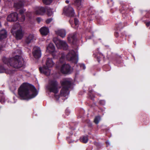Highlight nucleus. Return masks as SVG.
I'll return each instance as SVG.
<instances>
[{
    "instance_id": "19",
    "label": "nucleus",
    "mask_w": 150,
    "mask_h": 150,
    "mask_svg": "<svg viewBox=\"0 0 150 150\" xmlns=\"http://www.w3.org/2000/svg\"><path fill=\"white\" fill-rule=\"evenodd\" d=\"M16 37V39H21L23 37V33L21 30H18L15 32Z\"/></svg>"
},
{
    "instance_id": "50",
    "label": "nucleus",
    "mask_w": 150,
    "mask_h": 150,
    "mask_svg": "<svg viewBox=\"0 0 150 150\" xmlns=\"http://www.w3.org/2000/svg\"><path fill=\"white\" fill-rule=\"evenodd\" d=\"M103 66V68H104L106 66Z\"/></svg>"
},
{
    "instance_id": "14",
    "label": "nucleus",
    "mask_w": 150,
    "mask_h": 150,
    "mask_svg": "<svg viewBox=\"0 0 150 150\" xmlns=\"http://www.w3.org/2000/svg\"><path fill=\"white\" fill-rule=\"evenodd\" d=\"M25 2V0H19L18 1L14 2V7L17 9H20L23 6Z\"/></svg>"
},
{
    "instance_id": "32",
    "label": "nucleus",
    "mask_w": 150,
    "mask_h": 150,
    "mask_svg": "<svg viewBox=\"0 0 150 150\" xmlns=\"http://www.w3.org/2000/svg\"><path fill=\"white\" fill-rule=\"evenodd\" d=\"M21 16V18L19 19L18 18V20L19 21L23 22L25 21V17L24 15H22Z\"/></svg>"
},
{
    "instance_id": "10",
    "label": "nucleus",
    "mask_w": 150,
    "mask_h": 150,
    "mask_svg": "<svg viewBox=\"0 0 150 150\" xmlns=\"http://www.w3.org/2000/svg\"><path fill=\"white\" fill-rule=\"evenodd\" d=\"M64 12L67 16L69 17H73L75 14L73 8L70 6L65 7L64 9Z\"/></svg>"
},
{
    "instance_id": "26",
    "label": "nucleus",
    "mask_w": 150,
    "mask_h": 150,
    "mask_svg": "<svg viewBox=\"0 0 150 150\" xmlns=\"http://www.w3.org/2000/svg\"><path fill=\"white\" fill-rule=\"evenodd\" d=\"M96 13L95 12H94L93 13H91L88 17L90 21L92 20L94 18H96Z\"/></svg>"
},
{
    "instance_id": "35",
    "label": "nucleus",
    "mask_w": 150,
    "mask_h": 150,
    "mask_svg": "<svg viewBox=\"0 0 150 150\" xmlns=\"http://www.w3.org/2000/svg\"><path fill=\"white\" fill-rule=\"evenodd\" d=\"M97 19L98 23L100 24H101V23L103 22L102 18L101 17H100L97 18Z\"/></svg>"
},
{
    "instance_id": "43",
    "label": "nucleus",
    "mask_w": 150,
    "mask_h": 150,
    "mask_svg": "<svg viewBox=\"0 0 150 150\" xmlns=\"http://www.w3.org/2000/svg\"><path fill=\"white\" fill-rule=\"evenodd\" d=\"M88 126L90 128H91L92 127V123L91 122H89L88 123Z\"/></svg>"
},
{
    "instance_id": "5",
    "label": "nucleus",
    "mask_w": 150,
    "mask_h": 150,
    "mask_svg": "<svg viewBox=\"0 0 150 150\" xmlns=\"http://www.w3.org/2000/svg\"><path fill=\"white\" fill-rule=\"evenodd\" d=\"M66 58L68 61L75 64H77L78 60V56L74 50L70 51L66 56Z\"/></svg>"
},
{
    "instance_id": "51",
    "label": "nucleus",
    "mask_w": 150,
    "mask_h": 150,
    "mask_svg": "<svg viewBox=\"0 0 150 150\" xmlns=\"http://www.w3.org/2000/svg\"><path fill=\"white\" fill-rule=\"evenodd\" d=\"M68 39L69 41V37L68 38Z\"/></svg>"
},
{
    "instance_id": "31",
    "label": "nucleus",
    "mask_w": 150,
    "mask_h": 150,
    "mask_svg": "<svg viewBox=\"0 0 150 150\" xmlns=\"http://www.w3.org/2000/svg\"><path fill=\"white\" fill-rule=\"evenodd\" d=\"M65 56L64 54H62L61 57L59 59V62L60 63H63L65 61Z\"/></svg>"
},
{
    "instance_id": "44",
    "label": "nucleus",
    "mask_w": 150,
    "mask_h": 150,
    "mask_svg": "<svg viewBox=\"0 0 150 150\" xmlns=\"http://www.w3.org/2000/svg\"><path fill=\"white\" fill-rule=\"evenodd\" d=\"M36 21L38 23H39L41 21V18L40 17L37 18Z\"/></svg>"
},
{
    "instance_id": "7",
    "label": "nucleus",
    "mask_w": 150,
    "mask_h": 150,
    "mask_svg": "<svg viewBox=\"0 0 150 150\" xmlns=\"http://www.w3.org/2000/svg\"><path fill=\"white\" fill-rule=\"evenodd\" d=\"M53 41L58 48L63 49L64 50L67 49L68 46L65 41L57 40L56 38H54Z\"/></svg>"
},
{
    "instance_id": "33",
    "label": "nucleus",
    "mask_w": 150,
    "mask_h": 150,
    "mask_svg": "<svg viewBox=\"0 0 150 150\" xmlns=\"http://www.w3.org/2000/svg\"><path fill=\"white\" fill-rule=\"evenodd\" d=\"M107 3L110 6H113L114 4L113 0H108Z\"/></svg>"
},
{
    "instance_id": "15",
    "label": "nucleus",
    "mask_w": 150,
    "mask_h": 150,
    "mask_svg": "<svg viewBox=\"0 0 150 150\" xmlns=\"http://www.w3.org/2000/svg\"><path fill=\"white\" fill-rule=\"evenodd\" d=\"M14 70H9L5 69L3 65H0V73H5L7 74H12L14 72Z\"/></svg>"
},
{
    "instance_id": "41",
    "label": "nucleus",
    "mask_w": 150,
    "mask_h": 150,
    "mask_svg": "<svg viewBox=\"0 0 150 150\" xmlns=\"http://www.w3.org/2000/svg\"><path fill=\"white\" fill-rule=\"evenodd\" d=\"M70 112L69 110L67 109H66L65 110V113L67 115H68L69 114Z\"/></svg>"
},
{
    "instance_id": "21",
    "label": "nucleus",
    "mask_w": 150,
    "mask_h": 150,
    "mask_svg": "<svg viewBox=\"0 0 150 150\" xmlns=\"http://www.w3.org/2000/svg\"><path fill=\"white\" fill-rule=\"evenodd\" d=\"M34 38L33 35L30 34L29 35L26 37L25 39V42L27 44H29L33 40Z\"/></svg>"
},
{
    "instance_id": "29",
    "label": "nucleus",
    "mask_w": 150,
    "mask_h": 150,
    "mask_svg": "<svg viewBox=\"0 0 150 150\" xmlns=\"http://www.w3.org/2000/svg\"><path fill=\"white\" fill-rule=\"evenodd\" d=\"M46 11H47V15L49 16H51L52 14V12L51 9L50 8L46 9Z\"/></svg>"
},
{
    "instance_id": "40",
    "label": "nucleus",
    "mask_w": 150,
    "mask_h": 150,
    "mask_svg": "<svg viewBox=\"0 0 150 150\" xmlns=\"http://www.w3.org/2000/svg\"><path fill=\"white\" fill-rule=\"evenodd\" d=\"M80 67L82 68L83 69H84L86 68V67L84 64H81L80 65Z\"/></svg>"
},
{
    "instance_id": "38",
    "label": "nucleus",
    "mask_w": 150,
    "mask_h": 150,
    "mask_svg": "<svg viewBox=\"0 0 150 150\" xmlns=\"http://www.w3.org/2000/svg\"><path fill=\"white\" fill-rule=\"evenodd\" d=\"M52 20V18H50L47 19L46 21V23L47 24H49L50 23Z\"/></svg>"
},
{
    "instance_id": "48",
    "label": "nucleus",
    "mask_w": 150,
    "mask_h": 150,
    "mask_svg": "<svg viewBox=\"0 0 150 150\" xmlns=\"http://www.w3.org/2000/svg\"><path fill=\"white\" fill-rule=\"evenodd\" d=\"M2 46L1 45H0V51L2 50Z\"/></svg>"
},
{
    "instance_id": "8",
    "label": "nucleus",
    "mask_w": 150,
    "mask_h": 150,
    "mask_svg": "<svg viewBox=\"0 0 150 150\" xmlns=\"http://www.w3.org/2000/svg\"><path fill=\"white\" fill-rule=\"evenodd\" d=\"M114 35L118 40L117 43H120L126 39V35L124 32L120 33V31H116L114 33Z\"/></svg>"
},
{
    "instance_id": "3",
    "label": "nucleus",
    "mask_w": 150,
    "mask_h": 150,
    "mask_svg": "<svg viewBox=\"0 0 150 150\" xmlns=\"http://www.w3.org/2000/svg\"><path fill=\"white\" fill-rule=\"evenodd\" d=\"M60 83L62 87L60 91V94L62 96H66L69 93V88L71 86V83L70 81L64 79L60 81Z\"/></svg>"
},
{
    "instance_id": "34",
    "label": "nucleus",
    "mask_w": 150,
    "mask_h": 150,
    "mask_svg": "<svg viewBox=\"0 0 150 150\" xmlns=\"http://www.w3.org/2000/svg\"><path fill=\"white\" fill-rule=\"evenodd\" d=\"M91 91H90V93L88 94V96L90 99L92 100H94V96L91 93Z\"/></svg>"
},
{
    "instance_id": "24",
    "label": "nucleus",
    "mask_w": 150,
    "mask_h": 150,
    "mask_svg": "<svg viewBox=\"0 0 150 150\" xmlns=\"http://www.w3.org/2000/svg\"><path fill=\"white\" fill-rule=\"evenodd\" d=\"M7 37L6 32L5 31H1L0 32V39L2 40Z\"/></svg>"
},
{
    "instance_id": "22",
    "label": "nucleus",
    "mask_w": 150,
    "mask_h": 150,
    "mask_svg": "<svg viewBox=\"0 0 150 150\" xmlns=\"http://www.w3.org/2000/svg\"><path fill=\"white\" fill-rule=\"evenodd\" d=\"M56 33L58 35L62 38L64 37L66 35L65 31L63 30H58L56 32Z\"/></svg>"
},
{
    "instance_id": "36",
    "label": "nucleus",
    "mask_w": 150,
    "mask_h": 150,
    "mask_svg": "<svg viewBox=\"0 0 150 150\" xmlns=\"http://www.w3.org/2000/svg\"><path fill=\"white\" fill-rule=\"evenodd\" d=\"M74 22L75 25L77 26L79 24V21L77 18H75L74 19Z\"/></svg>"
},
{
    "instance_id": "30",
    "label": "nucleus",
    "mask_w": 150,
    "mask_h": 150,
    "mask_svg": "<svg viewBox=\"0 0 150 150\" xmlns=\"http://www.w3.org/2000/svg\"><path fill=\"white\" fill-rule=\"evenodd\" d=\"M71 40H72V42L73 43L75 42L77 40L76 35L75 34H73L71 36Z\"/></svg>"
},
{
    "instance_id": "37",
    "label": "nucleus",
    "mask_w": 150,
    "mask_h": 150,
    "mask_svg": "<svg viewBox=\"0 0 150 150\" xmlns=\"http://www.w3.org/2000/svg\"><path fill=\"white\" fill-rule=\"evenodd\" d=\"M99 103L101 105H104L105 104V101L104 100H101L99 101Z\"/></svg>"
},
{
    "instance_id": "16",
    "label": "nucleus",
    "mask_w": 150,
    "mask_h": 150,
    "mask_svg": "<svg viewBox=\"0 0 150 150\" xmlns=\"http://www.w3.org/2000/svg\"><path fill=\"white\" fill-rule=\"evenodd\" d=\"M125 5L121 6V8L119 9L120 12L122 13L123 17L124 18L127 16L128 13V11L125 8Z\"/></svg>"
},
{
    "instance_id": "46",
    "label": "nucleus",
    "mask_w": 150,
    "mask_h": 150,
    "mask_svg": "<svg viewBox=\"0 0 150 150\" xmlns=\"http://www.w3.org/2000/svg\"><path fill=\"white\" fill-rule=\"evenodd\" d=\"M97 60L98 62H99L100 61V59L98 57H97Z\"/></svg>"
},
{
    "instance_id": "4",
    "label": "nucleus",
    "mask_w": 150,
    "mask_h": 150,
    "mask_svg": "<svg viewBox=\"0 0 150 150\" xmlns=\"http://www.w3.org/2000/svg\"><path fill=\"white\" fill-rule=\"evenodd\" d=\"M54 64L52 58H48L46 62V66H44L42 67H39V70L40 72L46 75H49L50 71L49 68L52 67Z\"/></svg>"
},
{
    "instance_id": "12",
    "label": "nucleus",
    "mask_w": 150,
    "mask_h": 150,
    "mask_svg": "<svg viewBox=\"0 0 150 150\" xmlns=\"http://www.w3.org/2000/svg\"><path fill=\"white\" fill-rule=\"evenodd\" d=\"M47 50L52 54L53 59H55L57 58V56L56 54V52L55 51L54 46L52 43H50L49 44L47 47Z\"/></svg>"
},
{
    "instance_id": "52",
    "label": "nucleus",
    "mask_w": 150,
    "mask_h": 150,
    "mask_svg": "<svg viewBox=\"0 0 150 150\" xmlns=\"http://www.w3.org/2000/svg\"><path fill=\"white\" fill-rule=\"evenodd\" d=\"M102 55L103 56V54H102Z\"/></svg>"
},
{
    "instance_id": "47",
    "label": "nucleus",
    "mask_w": 150,
    "mask_h": 150,
    "mask_svg": "<svg viewBox=\"0 0 150 150\" xmlns=\"http://www.w3.org/2000/svg\"><path fill=\"white\" fill-rule=\"evenodd\" d=\"M69 1L68 0H66L65 1L66 3L67 4H69Z\"/></svg>"
},
{
    "instance_id": "17",
    "label": "nucleus",
    "mask_w": 150,
    "mask_h": 150,
    "mask_svg": "<svg viewBox=\"0 0 150 150\" xmlns=\"http://www.w3.org/2000/svg\"><path fill=\"white\" fill-rule=\"evenodd\" d=\"M82 0H74V2L73 3L77 8L78 10H79L82 7Z\"/></svg>"
},
{
    "instance_id": "27",
    "label": "nucleus",
    "mask_w": 150,
    "mask_h": 150,
    "mask_svg": "<svg viewBox=\"0 0 150 150\" xmlns=\"http://www.w3.org/2000/svg\"><path fill=\"white\" fill-rule=\"evenodd\" d=\"M100 120V116L98 115L95 117L94 120V122L96 124H98Z\"/></svg>"
},
{
    "instance_id": "42",
    "label": "nucleus",
    "mask_w": 150,
    "mask_h": 150,
    "mask_svg": "<svg viewBox=\"0 0 150 150\" xmlns=\"http://www.w3.org/2000/svg\"><path fill=\"white\" fill-rule=\"evenodd\" d=\"M145 23L146 26L147 27H148L150 25V21L147 22H145Z\"/></svg>"
},
{
    "instance_id": "45",
    "label": "nucleus",
    "mask_w": 150,
    "mask_h": 150,
    "mask_svg": "<svg viewBox=\"0 0 150 150\" xmlns=\"http://www.w3.org/2000/svg\"><path fill=\"white\" fill-rule=\"evenodd\" d=\"M92 36H87L86 38L88 39H91L92 38Z\"/></svg>"
},
{
    "instance_id": "2",
    "label": "nucleus",
    "mask_w": 150,
    "mask_h": 150,
    "mask_svg": "<svg viewBox=\"0 0 150 150\" xmlns=\"http://www.w3.org/2000/svg\"><path fill=\"white\" fill-rule=\"evenodd\" d=\"M2 60L4 63L8 66L10 65L15 68H19L23 65V60L21 56L16 55L11 59L3 57Z\"/></svg>"
},
{
    "instance_id": "28",
    "label": "nucleus",
    "mask_w": 150,
    "mask_h": 150,
    "mask_svg": "<svg viewBox=\"0 0 150 150\" xmlns=\"http://www.w3.org/2000/svg\"><path fill=\"white\" fill-rule=\"evenodd\" d=\"M43 3L46 5H49L52 2V0H42Z\"/></svg>"
},
{
    "instance_id": "49",
    "label": "nucleus",
    "mask_w": 150,
    "mask_h": 150,
    "mask_svg": "<svg viewBox=\"0 0 150 150\" xmlns=\"http://www.w3.org/2000/svg\"><path fill=\"white\" fill-rule=\"evenodd\" d=\"M106 144H108V142H106Z\"/></svg>"
},
{
    "instance_id": "1",
    "label": "nucleus",
    "mask_w": 150,
    "mask_h": 150,
    "mask_svg": "<svg viewBox=\"0 0 150 150\" xmlns=\"http://www.w3.org/2000/svg\"><path fill=\"white\" fill-rule=\"evenodd\" d=\"M18 93L21 99L27 100L34 98L38 94L34 86L26 83H24L21 86Z\"/></svg>"
},
{
    "instance_id": "23",
    "label": "nucleus",
    "mask_w": 150,
    "mask_h": 150,
    "mask_svg": "<svg viewBox=\"0 0 150 150\" xmlns=\"http://www.w3.org/2000/svg\"><path fill=\"white\" fill-rule=\"evenodd\" d=\"M124 26L121 23H120L116 24L115 28L116 31H120V30L122 29Z\"/></svg>"
},
{
    "instance_id": "9",
    "label": "nucleus",
    "mask_w": 150,
    "mask_h": 150,
    "mask_svg": "<svg viewBox=\"0 0 150 150\" xmlns=\"http://www.w3.org/2000/svg\"><path fill=\"white\" fill-rule=\"evenodd\" d=\"M60 71L63 74H70L72 71L71 67L69 64H64L61 66Z\"/></svg>"
},
{
    "instance_id": "11",
    "label": "nucleus",
    "mask_w": 150,
    "mask_h": 150,
    "mask_svg": "<svg viewBox=\"0 0 150 150\" xmlns=\"http://www.w3.org/2000/svg\"><path fill=\"white\" fill-rule=\"evenodd\" d=\"M32 54L34 57L36 59H39L41 56V52L40 47H35L32 50Z\"/></svg>"
},
{
    "instance_id": "25",
    "label": "nucleus",
    "mask_w": 150,
    "mask_h": 150,
    "mask_svg": "<svg viewBox=\"0 0 150 150\" xmlns=\"http://www.w3.org/2000/svg\"><path fill=\"white\" fill-rule=\"evenodd\" d=\"M80 141L84 143H86L88 141V138L87 136H83L80 138Z\"/></svg>"
},
{
    "instance_id": "6",
    "label": "nucleus",
    "mask_w": 150,
    "mask_h": 150,
    "mask_svg": "<svg viewBox=\"0 0 150 150\" xmlns=\"http://www.w3.org/2000/svg\"><path fill=\"white\" fill-rule=\"evenodd\" d=\"M58 83L56 80L53 79L50 81L49 83V86L48 88L50 91L55 94L57 93L58 92Z\"/></svg>"
},
{
    "instance_id": "20",
    "label": "nucleus",
    "mask_w": 150,
    "mask_h": 150,
    "mask_svg": "<svg viewBox=\"0 0 150 150\" xmlns=\"http://www.w3.org/2000/svg\"><path fill=\"white\" fill-rule=\"evenodd\" d=\"M40 31L41 34L43 35H46L49 33L48 29L45 27L41 28L40 29Z\"/></svg>"
},
{
    "instance_id": "18",
    "label": "nucleus",
    "mask_w": 150,
    "mask_h": 150,
    "mask_svg": "<svg viewBox=\"0 0 150 150\" xmlns=\"http://www.w3.org/2000/svg\"><path fill=\"white\" fill-rule=\"evenodd\" d=\"M46 8L42 7H39L38 9L35 11L37 14L43 15L46 11Z\"/></svg>"
},
{
    "instance_id": "39",
    "label": "nucleus",
    "mask_w": 150,
    "mask_h": 150,
    "mask_svg": "<svg viewBox=\"0 0 150 150\" xmlns=\"http://www.w3.org/2000/svg\"><path fill=\"white\" fill-rule=\"evenodd\" d=\"M25 11V10H24L23 9V10L21 9V10H20L19 11V13L20 15H23V14Z\"/></svg>"
},
{
    "instance_id": "13",
    "label": "nucleus",
    "mask_w": 150,
    "mask_h": 150,
    "mask_svg": "<svg viewBox=\"0 0 150 150\" xmlns=\"http://www.w3.org/2000/svg\"><path fill=\"white\" fill-rule=\"evenodd\" d=\"M18 20V14L16 12L11 13L8 16L7 20L8 21L12 22L16 21Z\"/></svg>"
}]
</instances>
